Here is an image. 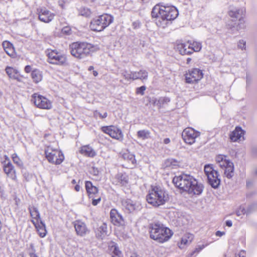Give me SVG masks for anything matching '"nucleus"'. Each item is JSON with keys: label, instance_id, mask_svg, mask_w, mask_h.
<instances>
[{"label": "nucleus", "instance_id": "1", "mask_svg": "<svg viewBox=\"0 0 257 257\" xmlns=\"http://www.w3.org/2000/svg\"><path fill=\"white\" fill-rule=\"evenodd\" d=\"M173 183L176 187L191 195H200L204 189L203 185L189 174H182L175 176Z\"/></svg>", "mask_w": 257, "mask_h": 257}, {"label": "nucleus", "instance_id": "2", "mask_svg": "<svg viewBox=\"0 0 257 257\" xmlns=\"http://www.w3.org/2000/svg\"><path fill=\"white\" fill-rule=\"evenodd\" d=\"M151 15L153 18L159 19L156 22L158 26L165 27L167 21L175 19L179 13L176 8L173 6L158 4L153 8Z\"/></svg>", "mask_w": 257, "mask_h": 257}, {"label": "nucleus", "instance_id": "3", "mask_svg": "<svg viewBox=\"0 0 257 257\" xmlns=\"http://www.w3.org/2000/svg\"><path fill=\"white\" fill-rule=\"evenodd\" d=\"M148 203L155 207L164 205L169 200L168 192L162 187L153 186L146 196Z\"/></svg>", "mask_w": 257, "mask_h": 257}, {"label": "nucleus", "instance_id": "4", "mask_svg": "<svg viewBox=\"0 0 257 257\" xmlns=\"http://www.w3.org/2000/svg\"><path fill=\"white\" fill-rule=\"evenodd\" d=\"M69 49L71 55L78 59H84L93 52L98 50L97 45L86 42H76L70 45Z\"/></svg>", "mask_w": 257, "mask_h": 257}, {"label": "nucleus", "instance_id": "5", "mask_svg": "<svg viewBox=\"0 0 257 257\" xmlns=\"http://www.w3.org/2000/svg\"><path fill=\"white\" fill-rule=\"evenodd\" d=\"M149 229L150 237L160 243L168 241L173 235L169 228L159 222L150 224Z\"/></svg>", "mask_w": 257, "mask_h": 257}, {"label": "nucleus", "instance_id": "6", "mask_svg": "<svg viewBox=\"0 0 257 257\" xmlns=\"http://www.w3.org/2000/svg\"><path fill=\"white\" fill-rule=\"evenodd\" d=\"M113 21V18L110 15L103 14L93 19L90 27L93 31L100 32L108 27Z\"/></svg>", "mask_w": 257, "mask_h": 257}, {"label": "nucleus", "instance_id": "7", "mask_svg": "<svg viewBox=\"0 0 257 257\" xmlns=\"http://www.w3.org/2000/svg\"><path fill=\"white\" fill-rule=\"evenodd\" d=\"M204 171L207 177L208 184L213 188H218L220 184L218 172L214 169L212 164H207L204 166Z\"/></svg>", "mask_w": 257, "mask_h": 257}, {"label": "nucleus", "instance_id": "8", "mask_svg": "<svg viewBox=\"0 0 257 257\" xmlns=\"http://www.w3.org/2000/svg\"><path fill=\"white\" fill-rule=\"evenodd\" d=\"M46 52L48 56L47 61L49 63L60 66L68 64L66 55L56 50L47 49Z\"/></svg>", "mask_w": 257, "mask_h": 257}, {"label": "nucleus", "instance_id": "9", "mask_svg": "<svg viewBox=\"0 0 257 257\" xmlns=\"http://www.w3.org/2000/svg\"><path fill=\"white\" fill-rule=\"evenodd\" d=\"M45 153L48 161L54 164H60L64 159V156L60 150L53 149L51 146L47 147Z\"/></svg>", "mask_w": 257, "mask_h": 257}, {"label": "nucleus", "instance_id": "10", "mask_svg": "<svg viewBox=\"0 0 257 257\" xmlns=\"http://www.w3.org/2000/svg\"><path fill=\"white\" fill-rule=\"evenodd\" d=\"M31 100L38 108L49 109L52 107L51 101L45 97L38 93H34L32 95Z\"/></svg>", "mask_w": 257, "mask_h": 257}, {"label": "nucleus", "instance_id": "11", "mask_svg": "<svg viewBox=\"0 0 257 257\" xmlns=\"http://www.w3.org/2000/svg\"><path fill=\"white\" fill-rule=\"evenodd\" d=\"M101 130L103 133L108 134L114 139L121 141L123 139L121 130L116 126H104L101 127Z\"/></svg>", "mask_w": 257, "mask_h": 257}, {"label": "nucleus", "instance_id": "12", "mask_svg": "<svg viewBox=\"0 0 257 257\" xmlns=\"http://www.w3.org/2000/svg\"><path fill=\"white\" fill-rule=\"evenodd\" d=\"M200 133L195 131L191 127H187L184 130L182 136L184 142L189 145H192L195 142V140L199 137Z\"/></svg>", "mask_w": 257, "mask_h": 257}, {"label": "nucleus", "instance_id": "13", "mask_svg": "<svg viewBox=\"0 0 257 257\" xmlns=\"http://www.w3.org/2000/svg\"><path fill=\"white\" fill-rule=\"evenodd\" d=\"M203 77L202 71L197 68H194L189 70L185 75L186 83H194L200 80Z\"/></svg>", "mask_w": 257, "mask_h": 257}, {"label": "nucleus", "instance_id": "14", "mask_svg": "<svg viewBox=\"0 0 257 257\" xmlns=\"http://www.w3.org/2000/svg\"><path fill=\"white\" fill-rule=\"evenodd\" d=\"M121 205L123 209L128 213L133 212L141 208L140 203L134 202L130 199H122Z\"/></svg>", "mask_w": 257, "mask_h": 257}, {"label": "nucleus", "instance_id": "15", "mask_svg": "<svg viewBox=\"0 0 257 257\" xmlns=\"http://www.w3.org/2000/svg\"><path fill=\"white\" fill-rule=\"evenodd\" d=\"M39 19L45 23H48L51 22L54 19L55 15L51 12L46 8H41L38 9Z\"/></svg>", "mask_w": 257, "mask_h": 257}, {"label": "nucleus", "instance_id": "16", "mask_svg": "<svg viewBox=\"0 0 257 257\" xmlns=\"http://www.w3.org/2000/svg\"><path fill=\"white\" fill-rule=\"evenodd\" d=\"M111 222L114 225L121 226L124 224V221L122 215L116 209H112L110 212Z\"/></svg>", "mask_w": 257, "mask_h": 257}, {"label": "nucleus", "instance_id": "17", "mask_svg": "<svg viewBox=\"0 0 257 257\" xmlns=\"http://www.w3.org/2000/svg\"><path fill=\"white\" fill-rule=\"evenodd\" d=\"M128 183V176L125 173H119L117 174L113 182L116 185L126 186Z\"/></svg>", "mask_w": 257, "mask_h": 257}, {"label": "nucleus", "instance_id": "18", "mask_svg": "<svg viewBox=\"0 0 257 257\" xmlns=\"http://www.w3.org/2000/svg\"><path fill=\"white\" fill-rule=\"evenodd\" d=\"M245 12V10L243 8H232L228 12V15L232 18L239 19V21L241 24L243 21L242 16L244 15Z\"/></svg>", "mask_w": 257, "mask_h": 257}, {"label": "nucleus", "instance_id": "19", "mask_svg": "<svg viewBox=\"0 0 257 257\" xmlns=\"http://www.w3.org/2000/svg\"><path fill=\"white\" fill-rule=\"evenodd\" d=\"M74 225L76 232L78 235L84 236L89 231L85 223L80 220L75 221Z\"/></svg>", "mask_w": 257, "mask_h": 257}, {"label": "nucleus", "instance_id": "20", "mask_svg": "<svg viewBox=\"0 0 257 257\" xmlns=\"http://www.w3.org/2000/svg\"><path fill=\"white\" fill-rule=\"evenodd\" d=\"M85 187L89 198L95 197L98 195V189L95 186H93L92 182L89 181H86L85 183Z\"/></svg>", "mask_w": 257, "mask_h": 257}, {"label": "nucleus", "instance_id": "21", "mask_svg": "<svg viewBox=\"0 0 257 257\" xmlns=\"http://www.w3.org/2000/svg\"><path fill=\"white\" fill-rule=\"evenodd\" d=\"M31 222L34 225L35 227L37 229V232L41 237H44L46 236L47 231L46 229V226L45 223L42 221V220H40V222H36L34 219L31 220Z\"/></svg>", "mask_w": 257, "mask_h": 257}, {"label": "nucleus", "instance_id": "22", "mask_svg": "<svg viewBox=\"0 0 257 257\" xmlns=\"http://www.w3.org/2000/svg\"><path fill=\"white\" fill-rule=\"evenodd\" d=\"M148 72L143 69L140 70L139 71L132 72V80H135L140 79L142 82H144L148 79Z\"/></svg>", "mask_w": 257, "mask_h": 257}, {"label": "nucleus", "instance_id": "23", "mask_svg": "<svg viewBox=\"0 0 257 257\" xmlns=\"http://www.w3.org/2000/svg\"><path fill=\"white\" fill-rule=\"evenodd\" d=\"M243 134V130L240 127L236 126L234 130L230 132L229 139L232 142H236L241 138Z\"/></svg>", "mask_w": 257, "mask_h": 257}, {"label": "nucleus", "instance_id": "24", "mask_svg": "<svg viewBox=\"0 0 257 257\" xmlns=\"http://www.w3.org/2000/svg\"><path fill=\"white\" fill-rule=\"evenodd\" d=\"M95 235L97 238L102 239L107 235V227L105 223H102L95 230Z\"/></svg>", "mask_w": 257, "mask_h": 257}, {"label": "nucleus", "instance_id": "25", "mask_svg": "<svg viewBox=\"0 0 257 257\" xmlns=\"http://www.w3.org/2000/svg\"><path fill=\"white\" fill-rule=\"evenodd\" d=\"M3 47L6 53L11 57L15 58L16 53L15 51L14 47L12 43L7 41H5L2 44Z\"/></svg>", "mask_w": 257, "mask_h": 257}, {"label": "nucleus", "instance_id": "26", "mask_svg": "<svg viewBox=\"0 0 257 257\" xmlns=\"http://www.w3.org/2000/svg\"><path fill=\"white\" fill-rule=\"evenodd\" d=\"M177 49L180 54L190 55L192 54V50L191 49V46L188 44L181 43L177 46Z\"/></svg>", "mask_w": 257, "mask_h": 257}, {"label": "nucleus", "instance_id": "27", "mask_svg": "<svg viewBox=\"0 0 257 257\" xmlns=\"http://www.w3.org/2000/svg\"><path fill=\"white\" fill-rule=\"evenodd\" d=\"M80 152L84 156L88 157L93 158L96 155L95 151L89 145L81 147Z\"/></svg>", "mask_w": 257, "mask_h": 257}, {"label": "nucleus", "instance_id": "28", "mask_svg": "<svg viewBox=\"0 0 257 257\" xmlns=\"http://www.w3.org/2000/svg\"><path fill=\"white\" fill-rule=\"evenodd\" d=\"M223 168H224V175L225 176L230 179L234 175V165L232 162L230 161L227 162Z\"/></svg>", "mask_w": 257, "mask_h": 257}, {"label": "nucleus", "instance_id": "29", "mask_svg": "<svg viewBox=\"0 0 257 257\" xmlns=\"http://www.w3.org/2000/svg\"><path fill=\"white\" fill-rule=\"evenodd\" d=\"M4 170L8 176L14 179L16 178L15 170L14 167L11 162H8L4 166Z\"/></svg>", "mask_w": 257, "mask_h": 257}, {"label": "nucleus", "instance_id": "30", "mask_svg": "<svg viewBox=\"0 0 257 257\" xmlns=\"http://www.w3.org/2000/svg\"><path fill=\"white\" fill-rule=\"evenodd\" d=\"M123 159L127 161L131 166H134L136 163L135 156L129 152H125L122 155Z\"/></svg>", "mask_w": 257, "mask_h": 257}, {"label": "nucleus", "instance_id": "31", "mask_svg": "<svg viewBox=\"0 0 257 257\" xmlns=\"http://www.w3.org/2000/svg\"><path fill=\"white\" fill-rule=\"evenodd\" d=\"M28 210L32 218L34 219H36V221H35L36 222H40L41 220L40 214L38 209L35 206H31L29 207Z\"/></svg>", "mask_w": 257, "mask_h": 257}, {"label": "nucleus", "instance_id": "32", "mask_svg": "<svg viewBox=\"0 0 257 257\" xmlns=\"http://www.w3.org/2000/svg\"><path fill=\"white\" fill-rule=\"evenodd\" d=\"M32 78L33 81L37 83L40 82L42 79V75L41 72L38 70H34L31 73Z\"/></svg>", "mask_w": 257, "mask_h": 257}, {"label": "nucleus", "instance_id": "33", "mask_svg": "<svg viewBox=\"0 0 257 257\" xmlns=\"http://www.w3.org/2000/svg\"><path fill=\"white\" fill-rule=\"evenodd\" d=\"M216 161L221 168H223V166L229 161L226 159V156L222 155H218L216 158Z\"/></svg>", "mask_w": 257, "mask_h": 257}, {"label": "nucleus", "instance_id": "34", "mask_svg": "<svg viewBox=\"0 0 257 257\" xmlns=\"http://www.w3.org/2000/svg\"><path fill=\"white\" fill-rule=\"evenodd\" d=\"M137 136L143 140L148 139L150 137V132L148 130H140L137 132Z\"/></svg>", "mask_w": 257, "mask_h": 257}, {"label": "nucleus", "instance_id": "35", "mask_svg": "<svg viewBox=\"0 0 257 257\" xmlns=\"http://www.w3.org/2000/svg\"><path fill=\"white\" fill-rule=\"evenodd\" d=\"M191 46V49L192 50V53L194 52H199L202 48V44L200 42L194 41L192 43L189 44Z\"/></svg>", "mask_w": 257, "mask_h": 257}, {"label": "nucleus", "instance_id": "36", "mask_svg": "<svg viewBox=\"0 0 257 257\" xmlns=\"http://www.w3.org/2000/svg\"><path fill=\"white\" fill-rule=\"evenodd\" d=\"M132 72H130L126 69H123L120 71V74L127 81L132 80Z\"/></svg>", "mask_w": 257, "mask_h": 257}, {"label": "nucleus", "instance_id": "37", "mask_svg": "<svg viewBox=\"0 0 257 257\" xmlns=\"http://www.w3.org/2000/svg\"><path fill=\"white\" fill-rule=\"evenodd\" d=\"M160 104V108L164 107L167 105L170 101V99L168 97H160L159 98Z\"/></svg>", "mask_w": 257, "mask_h": 257}, {"label": "nucleus", "instance_id": "38", "mask_svg": "<svg viewBox=\"0 0 257 257\" xmlns=\"http://www.w3.org/2000/svg\"><path fill=\"white\" fill-rule=\"evenodd\" d=\"M111 247L113 249L111 254L112 257H123L122 252L116 246H112Z\"/></svg>", "mask_w": 257, "mask_h": 257}, {"label": "nucleus", "instance_id": "39", "mask_svg": "<svg viewBox=\"0 0 257 257\" xmlns=\"http://www.w3.org/2000/svg\"><path fill=\"white\" fill-rule=\"evenodd\" d=\"M15 70L12 67L8 66L6 68V72L10 78L15 77Z\"/></svg>", "mask_w": 257, "mask_h": 257}, {"label": "nucleus", "instance_id": "40", "mask_svg": "<svg viewBox=\"0 0 257 257\" xmlns=\"http://www.w3.org/2000/svg\"><path fill=\"white\" fill-rule=\"evenodd\" d=\"M36 250L35 249L34 245L33 243H31L30 244V248H29V255L30 257H38V255L35 253Z\"/></svg>", "mask_w": 257, "mask_h": 257}, {"label": "nucleus", "instance_id": "41", "mask_svg": "<svg viewBox=\"0 0 257 257\" xmlns=\"http://www.w3.org/2000/svg\"><path fill=\"white\" fill-rule=\"evenodd\" d=\"M150 102L154 106H157L159 109H160V104L159 102V98L152 97L150 99Z\"/></svg>", "mask_w": 257, "mask_h": 257}, {"label": "nucleus", "instance_id": "42", "mask_svg": "<svg viewBox=\"0 0 257 257\" xmlns=\"http://www.w3.org/2000/svg\"><path fill=\"white\" fill-rule=\"evenodd\" d=\"M92 199V204L93 206L97 205L101 201V197L98 196V195L91 198Z\"/></svg>", "mask_w": 257, "mask_h": 257}, {"label": "nucleus", "instance_id": "43", "mask_svg": "<svg viewBox=\"0 0 257 257\" xmlns=\"http://www.w3.org/2000/svg\"><path fill=\"white\" fill-rule=\"evenodd\" d=\"M22 172H23V176L26 181H28L32 179V174L29 173L26 170H23Z\"/></svg>", "mask_w": 257, "mask_h": 257}, {"label": "nucleus", "instance_id": "44", "mask_svg": "<svg viewBox=\"0 0 257 257\" xmlns=\"http://www.w3.org/2000/svg\"><path fill=\"white\" fill-rule=\"evenodd\" d=\"M246 42L243 40H239L237 43V47L241 50H245Z\"/></svg>", "mask_w": 257, "mask_h": 257}, {"label": "nucleus", "instance_id": "45", "mask_svg": "<svg viewBox=\"0 0 257 257\" xmlns=\"http://www.w3.org/2000/svg\"><path fill=\"white\" fill-rule=\"evenodd\" d=\"M146 89V87L145 86H142L140 87H138L136 90V93L137 94H140L142 95L144 94V91Z\"/></svg>", "mask_w": 257, "mask_h": 257}, {"label": "nucleus", "instance_id": "46", "mask_svg": "<svg viewBox=\"0 0 257 257\" xmlns=\"http://www.w3.org/2000/svg\"><path fill=\"white\" fill-rule=\"evenodd\" d=\"M141 23L139 20H137L133 22L132 27L134 29H138L140 28Z\"/></svg>", "mask_w": 257, "mask_h": 257}, {"label": "nucleus", "instance_id": "47", "mask_svg": "<svg viewBox=\"0 0 257 257\" xmlns=\"http://www.w3.org/2000/svg\"><path fill=\"white\" fill-rule=\"evenodd\" d=\"M236 215L239 216L242 214L246 213V210L243 207H240V208L236 211Z\"/></svg>", "mask_w": 257, "mask_h": 257}, {"label": "nucleus", "instance_id": "48", "mask_svg": "<svg viewBox=\"0 0 257 257\" xmlns=\"http://www.w3.org/2000/svg\"><path fill=\"white\" fill-rule=\"evenodd\" d=\"M71 32V29L69 27H64L62 29V33L64 34L69 35Z\"/></svg>", "mask_w": 257, "mask_h": 257}, {"label": "nucleus", "instance_id": "49", "mask_svg": "<svg viewBox=\"0 0 257 257\" xmlns=\"http://www.w3.org/2000/svg\"><path fill=\"white\" fill-rule=\"evenodd\" d=\"M94 114L96 116L98 115L100 117H101L102 118H104L106 117L107 116V113L106 112H104L103 114H102L101 113H100L99 112H98L97 111H96L95 112Z\"/></svg>", "mask_w": 257, "mask_h": 257}, {"label": "nucleus", "instance_id": "50", "mask_svg": "<svg viewBox=\"0 0 257 257\" xmlns=\"http://www.w3.org/2000/svg\"><path fill=\"white\" fill-rule=\"evenodd\" d=\"M14 162L16 164L19 166H21L23 165V163L20 158H15V159L13 160Z\"/></svg>", "mask_w": 257, "mask_h": 257}, {"label": "nucleus", "instance_id": "51", "mask_svg": "<svg viewBox=\"0 0 257 257\" xmlns=\"http://www.w3.org/2000/svg\"><path fill=\"white\" fill-rule=\"evenodd\" d=\"M66 3V0H59L58 4L62 9L65 8V4Z\"/></svg>", "mask_w": 257, "mask_h": 257}, {"label": "nucleus", "instance_id": "52", "mask_svg": "<svg viewBox=\"0 0 257 257\" xmlns=\"http://www.w3.org/2000/svg\"><path fill=\"white\" fill-rule=\"evenodd\" d=\"M84 13L82 12V13H81V15L83 16H88L91 13L90 10L87 8H86V9L84 8Z\"/></svg>", "mask_w": 257, "mask_h": 257}, {"label": "nucleus", "instance_id": "53", "mask_svg": "<svg viewBox=\"0 0 257 257\" xmlns=\"http://www.w3.org/2000/svg\"><path fill=\"white\" fill-rule=\"evenodd\" d=\"M190 243L189 241V240L187 239V236H184L181 240V243H183L184 244H187L188 243Z\"/></svg>", "mask_w": 257, "mask_h": 257}, {"label": "nucleus", "instance_id": "54", "mask_svg": "<svg viewBox=\"0 0 257 257\" xmlns=\"http://www.w3.org/2000/svg\"><path fill=\"white\" fill-rule=\"evenodd\" d=\"M215 234L217 236L221 237L225 234V232L223 231H217L216 232Z\"/></svg>", "mask_w": 257, "mask_h": 257}, {"label": "nucleus", "instance_id": "55", "mask_svg": "<svg viewBox=\"0 0 257 257\" xmlns=\"http://www.w3.org/2000/svg\"><path fill=\"white\" fill-rule=\"evenodd\" d=\"M25 71L27 73H29L31 71V67L29 65H27L25 68Z\"/></svg>", "mask_w": 257, "mask_h": 257}, {"label": "nucleus", "instance_id": "56", "mask_svg": "<svg viewBox=\"0 0 257 257\" xmlns=\"http://www.w3.org/2000/svg\"><path fill=\"white\" fill-rule=\"evenodd\" d=\"M187 236V239L189 240V242H191L193 239V235L192 234H188Z\"/></svg>", "mask_w": 257, "mask_h": 257}, {"label": "nucleus", "instance_id": "57", "mask_svg": "<svg viewBox=\"0 0 257 257\" xmlns=\"http://www.w3.org/2000/svg\"><path fill=\"white\" fill-rule=\"evenodd\" d=\"M225 224L227 226L231 227L232 225V222L231 220H226L225 222Z\"/></svg>", "mask_w": 257, "mask_h": 257}, {"label": "nucleus", "instance_id": "58", "mask_svg": "<svg viewBox=\"0 0 257 257\" xmlns=\"http://www.w3.org/2000/svg\"><path fill=\"white\" fill-rule=\"evenodd\" d=\"M170 140L169 138H166L164 140V143L165 144H168L170 143Z\"/></svg>", "mask_w": 257, "mask_h": 257}, {"label": "nucleus", "instance_id": "59", "mask_svg": "<svg viewBox=\"0 0 257 257\" xmlns=\"http://www.w3.org/2000/svg\"><path fill=\"white\" fill-rule=\"evenodd\" d=\"M80 188H81L80 186L79 185H78V184H77V185L75 186V190H76V191H77V192L79 191H80Z\"/></svg>", "mask_w": 257, "mask_h": 257}, {"label": "nucleus", "instance_id": "60", "mask_svg": "<svg viewBox=\"0 0 257 257\" xmlns=\"http://www.w3.org/2000/svg\"><path fill=\"white\" fill-rule=\"evenodd\" d=\"M244 254V253L243 251L240 252V253L238 254V257H245Z\"/></svg>", "mask_w": 257, "mask_h": 257}, {"label": "nucleus", "instance_id": "61", "mask_svg": "<svg viewBox=\"0 0 257 257\" xmlns=\"http://www.w3.org/2000/svg\"><path fill=\"white\" fill-rule=\"evenodd\" d=\"M15 158H19L16 154H14L12 155V159L13 160L15 159Z\"/></svg>", "mask_w": 257, "mask_h": 257}, {"label": "nucleus", "instance_id": "62", "mask_svg": "<svg viewBox=\"0 0 257 257\" xmlns=\"http://www.w3.org/2000/svg\"><path fill=\"white\" fill-rule=\"evenodd\" d=\"M204 247H205V246L203 245L201 247L196 248V250H197V251L199 252L201 250H202Z\"/></svg>", "mask_w": 257, "mask_h": 257}, {"label": "nucleus", "instance_id": "63", "mask_svg": "<svg viewBox=\"0 0 257 257\" xmlns=\"http://www.w3.org/2000/svg\"><path fill=\"white\" fill-rule=\"evenodd\" d=\"M130 257H140L137 253H133Z\"/></svg>", "mask_w": 257, "mask_h": 257}, {"label": "nucleus", "instance_id": "64", "mask_svg": "<svg viewBox=\"0 0 257 257\" xmlns=\"http://www.w3.org/2000/svg\"><path fill=\"white\" fill-rule=\"evenodd\" d=\"M93 74L94 76H97L98 75V72L96 71H93Z\"/></svg>", "mask_w": 257, "mask_h": 257}]
</instances>
